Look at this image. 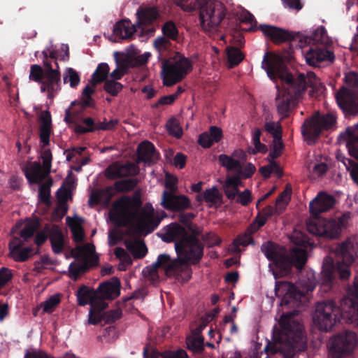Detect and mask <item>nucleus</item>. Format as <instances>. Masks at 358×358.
<instances>
[{
  "instance_id": "nucleus-1",
  "label": "nucleus",
  "mask_w": 358,
  "mask_h": 358,
  "mask_svg": "<svg viewBox=\"0 0 358 358\" xmlns=\"http://www.w3.org/2000/svg\"><path fill=\"white\" fill-rule=\"evenodd\" d=\"M262 68L271 80L275 81L279 78L282 82L281 89L276 86L278 93L275 98L278 111L282 117L286 116L291 105L301 96L306 86L316 90L322 88V83L313 72H308L306 75L300 73L296 78L293 79L287 72L282 57L278 55L265 53L262 62Z\"/></svg>"
},
{
  "instance_id": "nucleus-2",
  "label": "nucleus",
  "mask_w": 358,
  "mask_h": 358,
  "mask_svg": "<svg viewBox=\"0 0 358 358\" xmlns=\"http://www.w3.org/2000/svg\"><path fill=\"white\" fill-rule=\"evenodd\" d=\"M143 202L139 194L136 193L132 197L122 196L111 206L108 213L110 222L119 227H126L132 222H136V233L146 236L159 226L166 216L165 212L156 215L150 203L142 207Z\"/></svg>"
},
{
  "instance_id": "nucleus-3",
  "label": "nucleus",
  "mask_w": 358,
  "mask_h": 358,
  "mask_svg": "<svg viewBox=\"0 0 358 358\" xmlns=\"http://www.w3.org/2000/svg\"><path fill=\"white\" fill-rule=\"evenodd\" d=\"M297 311L283 314L279 321L280 328H275L273 340L265 350L271 353L280 352L285 358H292L296 352L306 348V338L303 327L294 318Z\"/></svg>"
},
{
  "instance_id": "nucleus-4",
  "label": "nucleus",
  "mask_w": 358,
  "mask_h": 358,
  "mask_svg": "<svg viewBox=\"0 0 358 358\" xmlns=\"http://www.w3.org/2000/svg\"><path fill=\"white\" fill-rule=\"evenodd\" d=\"M179 223L176 222L169 226L166 232L162 236V239L166 243L174 241L175 250L177 257L172 259L168 254H160L157 260L151 265L146 266L143 271L145 278L152 283L157 282L159 279L158 271L159 268L164 270L168 278L174 277L178 279L179 275Z\"/></svg>"
},
{
  "instance_id": "nucleus-5",
  "label": "nucleus",
  "mask_w": 358,
  "mask_h": 358,
  "mask_svg": "<svg viewBox=\"0 0 358 358\" xmlns=\"http://www.w3.org/2000/svg\"><path fill=\"white\" fill-rule=\"evenodd\" d=\"M262 250L265 256L272 262L269 266L273 269L275 278L286 275L289 273L291 266L294 265L300 269L306 262V252L300 247L292 249L289 259H287L284 248L278 247L272 243H266L262 246Z\"/></svg>"
},
{
  "instance_id": "nucleus-6",
  "label": "nucleus",
  "mask_w": 358,
  "mask_h": 358,
  "mask_svg": "<svg viewBox=\"0 0 358 358\" xmlns=\"http://www.w3.org/2000/svg\"><path fill=\"white\" fill-rule=\"evenodd\" d=\"M194 216L180 213V264H196L203 255V247L198 238L201 230L189 222Z\"/></svg>"
},
{
  "instance_id": "nucleus-7",
  "label": "nucleus",
  "mask_w": 358,
  "mask_h": 358,
  "mask_svg": "<svg viewBox=\"0 0 358 358\" xmlns=\"http://www.w3.org/2000/svg\"><path fill=\"white\" fill-rule=\"evenodd\" d=\"M226 7L220 1L206 0L199 10V24L201 29L210 35L216 33L226 16Z\"/></svg>"
},
{
  "instance_id": "nucleus-8",
  "label": "nucleus",
  "mask_w": 358,
  "mask_h": 358,
  "mask_svg": "<svg viewBox=\"0 0 358 358\" xmlns=\"http://www.w3.org/2000/svg\"><path fill=\"white\" fill-rule=\"evenodd\" d=\"M349 218L350 216L347 214L331 220L322 217L313 218L307 223V229L313 234L335 238L340 235L342 228L347 225Z\"/></svg>"
},
{
  "instance_id": "nucleus-9",
  "label": "nucleus",
  "mask_w": 358,
  "mask_h": 358,
  "mask_svg": "<svg viewBox=\"0 0 358 358\" xmlns=\"http://www.w3.org/2000/svg\"><path fill=\"white\" fill-rule=\"evenodd\" d=\"M301 290L296 288L287 282H277L275 287V295L281 299V306L288 308H299L302 303H306V297L304 292L313 291L315 287V283L310 285L301 284Z\"/></svg>"
},
{
  "instance_id": "nucleus-10",
  "label": "nucleus",
  "mask_w": 358,
  "mask_h": 358,
  "mask_svg": "<svg viewBox=\"0 0 358 358\" xmlns=\"http://www.w3.org/2000/svg\"><path fill=\"white\" fill-rule=\"evenodd\" d=\"M138 183L136 178H129L115 182L113 185L94 191L91 193L88 201L89 205L101 204L108 207L110 204L112 198L117 192H129L133 190Z\"/></svg>"
},
{
  "instance_id": "nucleus-11",
  "label": "nucleus",
  "mask_w": 358,
  "mask_h": 358,
  "mask_svg": "<svg viewBox=\"0 0 358 358\" xmlns=\"http://www.w3.org/2000/svg\"><path fill=\"white\" fill-rule=\"evenodd\" d=\"M341 316L340 308L334 301H329L317 304L313 320L318 329L328 331L340 321Z\"/></svg>"
},
{
  "instance_id": "nucleus-12",
  "label": "nucleus",
  "mask_w": 358,
  "mask_h": 358,
  "mask_svg": "<svg viewBox=\"0 0 358 358\" xmlns=\"http://www.w3.org/2000/svg\"><path fill=\"white\" fill-rule=\"evenodd\" d=\"M335 122V117L331 114L321 115L316 113L302 124L301 133L304 140L308 144L314 143L322 131L331 128Z\"/></svg>"
},
{
  "instance_id": "nucleus-13",
  "label": "nucleus",
  "mask_w": 358,
  "mask_h": 358,
  "mask_svg": "<svg viewBox=\"0 0 358 358\" xmlns=\"http://www.w3.org/2000/svg\"><path fill=\"white\" fill-rule=\"evenodd\" d=\"M357 244L352 241H347L336 248L335 252L337 264L335 269L339 273L341 278L346 279L350 276L348 267L357 257Z\"/></svg>"
},
{
  "instance_id": "nucleus-14",
  "label": "nucleus",
  "mask_w": 358,
  "mask_h": 358,
  "mask_svg": "<svg viewBox=\"0 0 358 358\" xmlns=\"http://www.w3.org/2000/svg\"><path fill=\"white\" fill-rule=\"evenodd\" d=\"M355 332L345 331L333 337L329 342V352L334 358H342L350 355L357 345Z\"/></svg>"
},
{
  "instance_id": "nucleus-15",
  "label": "nucleus",
  "mask_w": 358,
  "mask_h": 358,
  "mask_svg": "<svg viewBox=\"0 0 358 358\" xmlns=\"http://www.w3.org/2000/svg\"><path fill=\"white\" fill-rule=\"evenodd\" d=\"M242 186L243 182L239 177L227 176L226 179L222 182V189L229 200L242 206H247L252 201L251 192L248 189L241 192L239 188Z\"/></svg>"
},
{
  "instance_id": "nucleus-16",
  "label": "nucleus",
  "mask_w": 358,
  "mask_h": 358,
  "mask_svg": "<svg viewBox=\"0 0 358 358\" xmlns=\"http://www.w3.org/2000/svg\"><path fill=\"white\" fill-rule=\"evenodd\" d=\"M41 159L43 167L39 163L34 162L24 171L26 178L31 184L41 182L45 175L50 172L52 155L50 149H45L41 152Z\"/></svg>"
},
{
  "instance_id": "nucleus-17",
  "label": "nucleus",
  "mask_w": 358,
  "mask_h": 358,
  "mask_svg": "<svg viewBox=\"0 0 358 358\" xmlns=\"http://www.w3.org/2000/svg\"><path fill=\"white\" fill-rule=\"evenodd\" d=\"M45 71L41 83V92H47L48 99H52L54 94L61 90L60 71L53 69V66L45 64Z\"/></svg>"
},
{
  "instance_id": "nucleus-18",
  "label": "nucleus",
  "mask_w": 358,
  "mask_h": 358,
  "mask_svg": "<svg viewBox=\"0 0 358 358\" xmlns=\"http://www.w3.org/2000/svg\"><path fill=\"white\" fill-rule=\"evenodd\" d=\"M105 176L109 180H116L128 176H135L139 173L138 166L131 162L124 164L115 162L105 169Z\"/></svg>"
},
{
  "instance_id": "nucleus-19",
  "label": "nucleus",
  "mask_w": 358,
  "mask_h": 358,
  "mask_svg": "<svg viewBox=\"0 0 358 358\" xmlns=\"http://www.w3.org/2000/svg\"><path fill=\"white\" fill-rule=\"evenodd\" d=\"M177 178L173 177L169 173H166L165 187L169 191H164L161 203L167 210L179 211V196L174 194L177 189Z\"/></svg>"
},
{
  "instance_id": "nucleus-20",
  "label": "nucleus",
  "mask_w": 358,
  "mask_h": 358,
  "mask_svg": "<svg viewBox=\"0 0 358 358\" xmlns=\"http://www.w3.org/2000/svg\"><path fill=\"white\" fill-rule=\"evenodd\" d=\"M348 294L355 300L350 298L344 299L342 307L348 320L355 325H358V278H356L353 285L348 287Z\"/></svg>"
},
{
  "instance_id": "nucleus-21",
  "label": "nucleus",
  "mask_w": 358,
  "mask_h": 358,
  "mask_svg": "<svg viewBox=\"0 0 358 358\" xmlns=\"http://www.w3.org/2000/svg\"><path fill=\"white\" fill-rule=\"evenodd\" d=\"M336 99L345 113L354 115L358 114V93L343 88L336 93Z\"/></svg>"
},
{
  "instance_id": "nucleus-22",
  "label": "nucleus",
  "mask_w": 358,
  "mask_h": 358,
  "mask_svg": "<svg viewBox=\"0 0 358 358\" xmlns=\"http://www.w3.org/2000/svg\"><path fill=\"white\" fill-rule=\"evenodd\" d=\"M179 52H176L173 60L164 59L162 66L163 83L166 86H172L179 82Z\"/></svg>"
},
{
  "instance_id": "nucleus-23",
  "label": "nucleus",
  "mask_w": 358,
  "mask_h": 358,
  "mask_svg": "<svg viewBox=\"0 0 358 358\" xmlns=\"http://www.w3.org/2000/svg\"><path fill=\"white\" fill-rule=\"evenodd\" d=\"M334 204L335 199L333 196L321 192L310 202V212L313 215L317 216L332 208Z\"/></svg>"
},
{
  "instance_id": "nucleus-24",
  "label": "nucleus",
  "mask_w": 358,
  "mask_h": 358,
  "mask_svg": "<svg viewBox=\"0 0 358 358\" xmlns=\"http://www.w3.org/2000/svg\"><path fill=\"white\" fill-rule=\"evenodd\" d=\"M137 158L138 162H144L145 164L150 165L157 161L159 154L153 143L144 141L137 147Z\"/></svg>"
},
{
  "instance_id": "nucleus-25",
  "label": "nucleus",
  "mask_w": 358,
  "mask_h": 358,
  "mask_svg": "<svg viewBox=\"0 0 358 358\" xmlns=\"http://www.w3.org/2000/svg\"><path fill=\"white\" fill-rule=\"evenodd\" d=\"M45 231L48 235L52 252L59 255L64 248V238L61 228L57 224L46 225Z\"/></svg>"
},
{
  "instance_id": "nucleus-26",
  "label": "nucleus",
  "mask_w": 358,
  "mask_h": 358,
  "mask_svg": "<svg viewBox=\"0 0 358 358\" xmlns=\"http://www.w3.org/2000/svg\"><path fill=\"white\" fill-rule=\"evenodd\" d=\"M121 283L117 278H113L110 280L101 283L96 292L102 299L113 300L120 294Z\"/></svg>"
},
{
  "instance_id": "nucleus-27",
  "label": "nucleus",
  "mask_w": 358,
  "mask_h": 358,
  "mask_svg": "<svg viewBox=\"0 0 358 358\" xmlns=\"http://www.w3.org/2000/svg\"><path fill=\"white\" fill-rule=\"evenodd\" d=\"M339 138L346 141L350 155L358 159V123L348 127Z\"/></svg>"
},
{
  "instance_id": "nucleus-28",
  "label": "nucleus",
  "mask_w": 358,
  "mask_h": 358,
  "mask_svg": "<svg viewBox=\"0 0 358 358\" xmlns=\"http://www.w3.org/2000/svg\"><path fill=\"white\" fill-rule=\"evenodd\" d=\"M306 62L311 66H317L323 61L333 62L334 55L330 50L322 48H311L305 54Z\"/></svg>"
},
{
  "instance_id": "nucleus-29",
  "label": "nucleus",
  "mask_w": 358,
  "mask_h": 358,
  "mask_svg": "<svg viewBox=\"0 0 358 358\" xmlns=\"http://www.w3.org/2000/svg\"><path fill=\"white\" fill-rule=\"evenodd\" d=\"M41 124L39 127V137L43 147L50 144V137L52 133V118L50 113L43 111L40 116Z\"/></svg>"
},
{
  "instance_id": "nucleus-30",
  "label": "nucleus",
  "mask_w": 358,
  "mask_h": 358,
  "mask_svg": "<svg viewBox=\"0 0 358 358\" xmlns=\"http://www.w3.org/2000/svg\"><path fill=\"white\" fill-rule=\"evenodd\" d=\"M136 31V26L131 24L128 20H122L116 22L113 31V35L120 40L131 39Z\"/></svg>"
},
{
  "instance_id": "nucleus-31",
  "label": "nucleus",
  "mask_w": 358,
  "mask_h": 358,
  "mask_svg": "<svg viewBox=\"0 0 358 358\" xmlns=\"http://www.w3.org/2000/svg\"><path fill=\"white\" fill-rule=\"evenodd\" d=\"M222 138V131L220 128L213 126L209 131L199 135L198 143L203 148H210L214 143L219 142Z\"/></svg>"
},
{
  "instance_id": "nucleus-32",
  "label": "nucleus",
  "mask_w": 358,
  "mask_h": 358,
  "mask_svg": "<svg viewBox=\"0 0 358 358\" xmlns=\"http://www.w3.org/2000/svg\"><path fill=\"white\" fill-rule=\"evenodd\" d=\"M94 251V245L86 244L83 246L77 245L71 250V256L75 259H84L81 264H78L79 273H84L89 269L86 256L87 254L92 253Z\"/></svg>"
},
{
  "instance_id": "nucleus-33",
  "label": "nucleus",
  "mask_w": 358,
  "mask_h": 358,
  "mask_svg": "<svg viewBox=\"0 0 358 358\" xmlns=\"http://www.w3.org/2000/svg\"><path fill=\"white\" fill-rule=\"evenodd\" d=\"M104 300L98 295L90 303L88 320L90 324H97L101 321L99 314L108 307V303Z\"/></svg>"
},
{
  "instance_id": "nucleus-34",
  "label": "nucleus",
  "mask_w": 358,
  "mask_h": 358,
  "mask_svg": "<svg viewBox=\"0 0 358 358\" xmlns=\"http://www.w3.org/2000/svg\"><path fill=\"white\" fill-rule=\"evenodd\" d=\"M259 29L266 37L270 38L275 43L283 42L289 38V34L286 31L276 27L261 24Z\"/></svg>"
},
{
  "instance_id": "nucleus-35",
  "label": "nucleus",
  "mask_w": 358,
  "mask_h": 358,
  "mask_svg": "<svg viewBox=\"0 0 358 358\" xmlns=\"http://www.w3.org/2000/svg\"><path fill=\"white\" fill-rule=\"evenodd\" d=\"M203 327L204 326L201 325L187 338V346L188 349L194 352H201L204 349L203 338L200 335Z\"/></svg>"
},
{
  "instance_id": "nucleus-36",
  "label": "nucleus",
  "mask_w": 358,
  "mask_h": 358,
  "mask_svg": "<svg viewBox=\"0 0 358 358\" xmlns=\"http://www.w3.org/2000/svg\"><path fill=\"white\" fill-rule=\"evenodd\" d=\"M137 23L138 27L151 24L158 17V12L155 8L140 7L137 12Z\"/></svg>"
},
{
  "instance_id": "nucleus-37",
  "label": "nucleus",
  "mask_w": 358,
  "mask_h": 358,
  "mask_svg": "<svg viewBox=\"0 0 358 358\" xmlns=\"http://www.w3.org/2000/svg\"><path fill=\"white\" fill-rule=\"evenodd\" d=\"M77 301L80 306L90 304L98 296V292L94 289L85 285H81L76 292Z\"/></svg>"
},
{
  "instance_id": "nucleus-38",
  "label": "nucleus",
  "mask_w": 358,
  "mask_h": 358,
  "mask_svg": "<svg viewBox=\"0 0 358 358\" xmlns=\"http://www.w3.org/2000/svg\"><path fill=\"white\" fill-rule=\"evenodd\" d=\"M124 245L134 259H142L148 252L147 247L143 241L128 239L125 241Z\"/></svg>"
},
{
  "instance_id": "nucleus-39",
  "label": "nucleus",
  "mask_w": 358,
  "mask_h": 358,
  "mask_svg": "<svg viewBox=\"0 0 358 358\" xmlns=\"http://www.w3.org/2000/svg\"><path fill=\"white\" fill-rule=\"evenodd\" d=\"M110 67L107 63L99 64L94 72L92 75L90 83L93 86L97 84L105 82L108 80V76L109 74Z\"/></svg>"
},
{
  "instance_id": "nucleus-40",
  "label": "nucleus",
  "mask_w": 358,
  "mask_h": 358,
  "mask_svg": "<svg viewBox=\"0 0 358 358\" xmlns=\"http://www.w3.org/2000/svg\"><path fill=\"white\" fill-rule=\"evenodd\" d=\"M66 221L72 233L73 240L76 243L82 242L85 237V232L81 224L71 217H67Z\"/></svg>"
},
{
  "instance_id": "nucleus-41",
  "label": "nucleus",
  "mask_w": 358,
  "mask_h": 358,
  "mask_svg": "<svg viewBox=\"0 0 358 358\" xmlns=\"http://www.w3.org/2000/svg\"><path fill=\"white\" fill-rule=\"evenodd\" d=\"M87 106L83 108V100L81 101H74L71 106L66 110L64 121L66 123L73 122L77 116L79 115Z\"/></svg>"
},
{
  "instance_id": "nucleus-42",
  "label": "nucleus",
  "mask_w": 358,
  "mask_h": 358,
  "mask_svg": "<svg viewBox=\"0 0 358 358\" xmlns=\"http://www.w3.org/2000/svg\"><path fill=\"white\" fill-rule=\"evenodd\" d=\"M218 161L222 166L228 171L236 172L241 168V162L231 155L222 154L218 156Z\"/></svg>"
},
{
  "instance_id": "nucleus-43",
  "label": "nucleus",
  "mask_w": 358,
  "mask_h": 358,
  "mask_svg": "<svg viewBox=\"0 0 358 358\" xmlns=\"http://www.w3.org/2000/svg\"><path fill=\"white\" fill-rule=\"evenodd\" d=\"M11 257L16 262H23L27 261L33 249L31 247H27L21 249V245H17L11 248L10 246Z\"/></svg>"
},
{
  "instance_id": "nucleus-44",
  "label": "nucleus",
  "mask_w": 358,
  "mask_h": 358,
  "mask_svg": "<svg viewBox=\"0 0 358 358\" xmlns=\"http://www.w3.org/2000/svg\"><path fill=\"white\" fill-rule=\"evenodd\" d=\"M262 131L258 128H254L252 131V139L254 148H249L248 152L255 155L257 152L265 153L267 152V148L265 145L261 143L260 136Z\"/></svg>"
},
{
  "instance_id": "nucleus-45",
  "label": "nucleus",
  "mask_w": 358,
  "mask_h": 358,
  "mask_svg": "<svg viewBox=\"0 0 358 358\" xmlns=\"http://www.w3.org/2000/svg\"><path fill=\"white\" fill-rule=\"evenodd\" d=\"M311 38L316 43H320L325 45H330L332 39L329 37L327 31L323 26L317 27L312 34Z\"/></svg>"
},
{
  "instance_id": "nucleus-46",
  "label": "nucleus",
  "mask_w": 358,
  "mask_h": 358,
  "mask_svg": "<svg viewBox=\"0 0 358 358\" xmlns=\"http://www.w3.org/2000/svg\"><path fill=\"white\" fill-rule=\"evenodd\" d=\"M203 198L205 201L210 204H217L222 202V194L218 189L215 187L206 189L203 194Z\"/></svg>"
},
{
  "instance_id": "nucleus-47",
  "label": "nucleus",
  "mask_w": 358,
  "mask_h": 358,
  "mask_svg": "<svg viewBox=\"0 0 358 358\" xmlns=\"http://www.w3.org/2000/svg\"><path fill=\"white\" fill-rule=\"evenodd\" d=\"M63 80L64 83L69 82L70 87L72 88H76L80 81L78 73L71 67L66 69Z\"/></svg>"
},
{
  "instance_id": "nucleus-48",
  "label": "nucleus",
  "mask_w": 358,
  "mask_h": 358,
  "mask_svg": "<svg viewBox=\"0 0 358 358\" xmlns=\"http://www.w3.org/2000/svg\"><path fill=\"white\" fill-rule=\"evenodd\" d=\"M38 221H29L27 222L24 228L20 232V237L22 238L24 241H27L29 238L34 236L38 228Z\"/></svg>"
},
{
  "instance_id": "nucleus-49",
  "label": "nucleus",
  "mask_w": 358,
  "mask_h": 358,
  "mask_svg": "<svg viewBox=\"0 0 358 358\" xmlns=\"http://www.w3.org/2000/svg\"><path fill=\"white\" fill-rule=\"evenodd\" d=\"M291 197V189L286 188L276 199L275 210L278 213H282L288 204Z\"/></svg>"
},
{
  "instance_id": "nucleus-50",
  "label": "nucleus",
  "mask_w": 358,
  "mask_h": 358,
  "mask_svg": "<svg viewBox=\"0 0 358 358\" xmlns=\"http://www.w3.org/2000/svg\"><path fill=\"white\" fill-rule=\"evenodd\" d=\"M227 55L230 66L238 64L243 59V53L236 48H227Z\"/></svg>"
},
{
  "instance_id": "nucleus-51",
  "label": "nucleus",
  "mask_w": 358,
  "mask_h": 358,
  "mask_svg": "<svg viewBox=\"0 0 358 358\" xmlns=\"http://www.w3.org/2000/svg\"><path fill=\"white\" fill-rule=\"evenodd\" d=\"M45 71V67L43 68L41 66L38 64H32L30 66L29 78L31 80H33L36 83L41 84L43 81Z\"/></svg>"
},
{
  "instance_id": "nucleus-52",
  "label": "nucleus",
  "mask_w": 358,
  "mask_h": 358,
  "mask_svg": "<svg viewBox=\"0 0 358 358\" xmlns=\"http://www.w3.org/2000/svg\"><path fill=\"white\" fill-rule=\"evenodd\" d=\"M269 162V164L265 166H262L260 168L259 171L262 175L268 178L272 173H275L278 176L282 175V171L278 164L273 160H268Z\"/></svg>"
},
{
  "instance_id": "nucleus-53",
  "label": "nucleus",
  "mask_w": 358,
  "mask_h": 358,
  "mask_svg": "<svg viewBox=\"0 0 358 358\" xmlns=\"http://www.w3.org/2000/svg\"><path fill=\"white\" fill-rule=\"evenodd\" d=\"M334 268L332 266L331 259L327 258L322 266V274L323 276V283H329L331 282L334 278Z\"/></svg>"
},
{
  "instance_id": "nucleus-54",
  "label": "nucleus",
  "mask_w": 358,
  "mask_h": 358,
  "mask_svg": "<svg viewBox=\"0 0 358 358\" xmlns=\"http://www.w3.org/2000/svg\"><path fill=\"white\" fill-rule=\"evenodd\" d=\"M123 85L113 80H106L103 90L113 96H115L122 90Z\"/></svg>"
},
{
  "instance_id": "nucleus-55",
  "label": "nucleus",
  "mask_w": 358,
  "mask_h": 358,
  "mask_svg": "<svg viewBox=\"0 0 358 358\" xmlns=\"http://www.w3.org/2000/svg\"><path fill=\"white\" fill-rule=\"evenodd\" d=\"M283 149V143L281 136L273 138V149L272 151L268 154L267 160H273L278 157L282 152Z\"/></svg>"
},
{
  "instance_id": "nucleus-56",
  "label": "nucleus",
  "mask_w": 358,
  "mask_h": 358,
  "mask_svg": "<svg viewBox=\"0 0 358 358\" xmlns=\"http://www.w3.org/2000/svg\"><path fill=\"white\" fill-rule=\"evenodd\" d=\"M255 171L256 168L252 163H247L243 165L241 164V168L236 171L237 175L236 176L239 177L240 180L248 178L251 177Z\"/></svg>"
},
{
  "instance_id": "nucleus-57",
  "label": "nucleus",
  "mask_w": 358,
  "mask_h": 358,
  "mask_svg": "<svg viewBox=\"0 0 358 358\" xmlns=\"http://www.w3.org/2000/svg\"><path fill=\"white\" fill-rule=\"evenodd\" d=\"M206 0H180V9L185 12H191L197 8L200 9L201 4Z\"/></svg>"
},
{
  "instance_id": "nucleus-58",
  "label": "nucleus",
  "mask_w": 358,
  "mask_h": 358,
  "mask_svg": "<svg viewBox=\"0 0 358 358\" xmlns=\"http://www.w3.org/2000/svg\"><path fill=\"white\" fill-rule=\"evenodd\" d=\"M171 46L170 39L164 36L158 37L154 41V47L160 55L163 52L169 50Z\"/></svg>"
},
{
  "instance_id": "nucleus-59",
  "label": "nucleus",
  "mask_w": 358,
  "mask_h": 358,
  "mask_svg": "<svg viewBox=\"0 0 358 358\" xmlns=\"http://www.w3.org/2000/svg\"><path fill=\"white\" fill-rule=\"evenodd\" d=\"M60 298L58 294L51 296L43 305V310L45 313H52L55 307L59 303Z\"/></svg>"
},
{
  "instance_id": "nucleus-60",
  "label": "nucleus",
  "mask_w": 358,
  "mask_h": 358,
  "mask_svg": "<svg viewBox=\"0 0 358 358\" xmlns=\"http://www.w3.org/2000/svg\"><path fill=\"white\" fill-rule=\"evenodd\" d=\"M169 134L176 138H179V120L176 117H171L166 124Z\"/></svg>"
},
{
  "instance_id": "nucleus-61",
  "label": "nucleus",
  "mask_w": 358,
  "mask_h": 358,
  "mask_svg": "<svg viewBox=\"0 0 358 358\" xmlns=\"http://www.w3.org/2000/svg\"><path fill=\"white\" fill-rule=\"evenodd\" d=\"M50 185L51 184H42L38 189V196L40 200L47 204L49 205L50 203Z\"/></svg>"
},
{
  "instance_id": "nucleus-62",
  "label": "nucleus",
  "mask_w": 358,
  "mask_h": 358,
  "mask_svg": "<svg viewBox=\"0 0 358 358\" xmlns=\"http://www.w3.org/2000/svg\"><path fill=\"white\" fill-rule=\"evenodd\" d=\"M291 241L296 245L300 246H306L310 245L308 239L306 236L299 231H294L291 237Z\"/></svg>"
},
{
  "instance_id": "nucleus-63",
  "label": "nucleus",
  "mask_w": 358,
  "mask_h": 358,
  "mask_svg": "<svg viewBox=\"0 0 358 358\" xmlns=\"http://www.w3.org/2000/svg\"><path fill=\"white\" fill-rule=\"evenodd\" d=\"M265 129L270 133L273 138L281 136V127L278 122H266L265 124Z\"/></svg>"
},
{
  "instance_id": "nucleus-64",
  "label": "nucleus",
  "mask_w": 358,
  "mask_h": 358,
  "mask_svg": "<svg viewBox=\"0 0 358 358\" xmlns=\"http://www.w3.org/2000/svg\"><path fill=\"white\" fill-rule=\"evenodd\" d=\"M347 162H343L346 169L350 172L352 180L358 184V164H356L350 159H347Z\"/></svg>"
}]
</instances>
